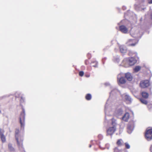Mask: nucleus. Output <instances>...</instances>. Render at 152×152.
Instances as JSON below:
<instances>
[{"label": "nucleus", "instance_id": "nucleus-37", "mask_svg": "<svg viewBox=\"0 0 152 152\" xmlns=\"http://www.w3.org/2000/svg\"><path fill=\"white\" fill-rule=\"evenodd\" d=\"M148 3L149 4L152 3V0H148Z\"/></svg>", "mask_w": 152, "mask_h": 152}, {"label": "nucleus", "instance_id": "nucleus-29", "mask_svg": "<svg viewBox=\"0 0 152 152\" xmlns=\"http://www.w3.org/2000/svg\"><path fill=\"white\" fill-rule=\"evenodd\" d=\"M97 63L96 61L93 62H92L91 65L92 66L96 67L97 66Z\"/></svg>", "mask_w": 152, "mask_h": 152}, {"label": "nucleus", "instance_id": "nucleus-42", "mask_svg": "<svg viewBox=\"0 0 152 152\" xmlns=\"http://www.w3.org/2000/svg\"><path fill=\"white\" fill-rule=\"evenodd\" d=\"M3 97L4 96L1 97H0V99H2Z\"/></svg>", "mask_w": 152, "mask_h": 152}, {"label": "nucleus", "instance_id": "nucleus-30", "mask_svg": "<svg viewBox=\"0 0 152 152\" xmlns=\"http://www.w3.org/2000/svg\"><path fill=\"white\" fill-rule=\"evenodd\" d=\"M8 148L11 151H12L14 150V148L12 147V145L10 144H8Z\"/></svg>", "mask_w": 152, "mask_h": 152}, {"label": "nucleus", "instance_id": "nucleus-3", "mask_svg": "<svg viewBox=\"0 0 152 152\" xmlns=\"http://www.w3.org/2000/svg\"><path fill=\"white\" fill-rule=\"evenodd\" d=\"M145 138L148 141L152 139V129H147L145 134Z\"/></svg>", "mask_w": 152, "mask_h": 152}, {"label": "nucleus", "instance_id": "nucleus-21", "mask_svg": "<svg viewBox=\"0 0 152 152\" xmlns=\"http://www.w3.org/2000/svg\"><path fill=\"white\" fill-rule=\"evenodd\" d=\"M147 17H148L152 19V10L150 9L148 14L147 15H145Z\"/></svg>", "mask_w": 152, "mask_h": 152}, {"label": "nucleus", "instance_id": "nucleus-19", "mask_svg": "<svg viewBox=\"0 0 152 152\" xmlns=\"http://www.w3.org/2000/svg\"><path fill=\"white\" fill-rule=\"evenodd\" d=\"M142 96L145 98H148L149 95L148 93L145 92H142Z\"/></svg>", "mask_w": 152, "mask_h": 152}, {"label": "nucleus", "instance_id": "nucleus-34", "mask_svg": "<svg viewBox=\"0 0 152 152\" xmlns=\"http://www.w3.org/2000/svg\"><path fill=\"white\" fill-rule=\"evenodd\" d=\"M79 75L80 76H82L84 75V72L83 71H80L79 72Z\"/></svg>", "mask_w": 152, "mask_h": 152}, {"label": "nucleus", "instance_id": "nucleus-14", "mask_svg": "<svg viewBox=\"0 0 152 152\" xmlns=\"http://www.w3.org/2000/svg\"><path fill=\"white\" fill-rule=\"evenodd\" d=\"M122 96L123 99L129 102L131 101V99L130 97L127 94H123Z\"/></svg>", "mask_w": 152, "mask_h": 152}, {"label": "nucleus", "instance_id": "nucleus-22", "mask_svg": "<svg viewBox=\"0 0 152 152\" xmlns=\"http://www.w3.org/2000/svg\"><path fill=\"white\" fill-rule=\"evenodd\" d=\"M0 137L3 142H4L6 141V137L4 134L0 136Z\"/></svg>", "mask_w": 152, "mask_h": 152}, {"label": "nucleus", "instance_id": "nucleus-17", "mask_svg": "<svg viewBox=\"0 0 152 152\" xmlns=\"http://www.w3.org/2000/svg\"><path fill=\"white\" fill-rule=\"evenodd\" d=\"M125 77L129 81H131L132 79V77L129 73L128 72L125 74Z\"/></svg>", "mask_w": 152, "mask_h": 152}, {"label": "nucleus", "instance_id": "nucleus-46", "mask_svg": "<svg viewBox=\"0 0 152 152\" xmlns=\"http://www.w3.org/2000/svg\"><path fill=\"white\" fill-rule=\"evenodd\" d=\"M1 112V111L0 110V113Z\"/></svg>", "mask_w": 152, "mask_h": 152}, {"label": "nucleus", "instance_id": "nucleus-6", "mask_svg": "<svg viewBox=\"0 0 152 152\" xmlns=\"http://www.w3.org/2000/svg\"><path fill=\"white\" fill-rule=\"evenodd\" d=\"M137 39H129L126 42V44L128 46H134L138 42Z\"/></svg>", "mask_w": 152, "mask_h": 152}, {"label": "nucleus", "instance_id": "nucleus-27", "mask_svg": "<svg viewBox=\"0 0 152 152\" xmlns=\"http://www.w3.org/2000/svg\"><path fill=\"white\" fill-rule=\"evenodd\" d=\"M122 140L121 139L118 140L117 142V144L119 146H121L122 144Z\"/></svg>", "mask_w": 152, "mask_h": 152}, {"label": "nucleus", "instance_id": "nucleus-13", "mask_svg": "<svg viewBox=\"0 0 152 152\" xmlns=\"http://www.w3.org/2000/svg\"><path fill=\"white\" fill-rule=\"evenodd\" d=\"M136 1L139 4H136L135 5L138 7H139L140 6L143 5V4L145 3V0H136Z\"/></svg>", "mask_w": 152, "mask_h": 152}, {"label": "nucleus", "instance_id": "nucleus-28", "mask_svg": "<svg viewBox=\"0 0 152 152\" xmlns=\"http://www.w3.org/2000/svg\"><path fill=\"white\" fill-rule=\"evenodd\" d=\"M91 98V95L90 94H88L86 96V98L87 100H90Z\"/></svg>", "mask_w": 152, "mask_h": 152}, {"label": "nucleus", "instance_id": "nucleus-7", "mask_svg": "<svg viewBox=\"0 0 152 152\" xmlns=\"http://www.w3.org/2000/svg\"><path fill=\"white\" fill-rule=\"evenodd\" d=\"M140 87L142 88H145L148 87L149 85V82L148 80L142 81L140 83Z\"/></svg>", "mask_w": 152, "mask_h": 152}, {"label": "nucleus", "instance_id": "nucleus-1", "mask_svg": "<svg viewBox=\"0 0 152 152\" xmlns=\"http://www.w3.org/2000/svg\"><path fill=\"white\" fill-rule=\"evenodd\" d=\"M25 115V111L24 109H23V112L21 113L20 117V122L21 129H24V126Z\"/></svg>", "mask_w": 152, "mask_h": 152}, {"label": "nucleus", "instance_id": "nucleus-38", "mask_svg": "<svg viewBox=\"0 0 152 152\" xmlns=\"http://www.w3.org/2000/svg\"><path fill=\"white\" fill-rule=\"evenodd\" d=\"M150 150L151 152H152V145H151L150 148Z\"/></svg>", "mask_w": 152, "mask_h": 152}, {"label": "nucleus", "instance_id": "nucleus-33", "mask_svg": "<svg viewBox=\"0 0 152 152\" xmlns=\"http://www.w3.org/2000/svg\"><path fill=\"white\" fill-rule=\"evenodd\" d=\"M148 107L149 110H151L152 108V105L151 104H148Z\"/></svg>", "mask_w": 152, "mask_h": 152}, {"label": "nucleus", "instance_id": "nucleus-15", "mask_svg": "<svg viewBox=\"0 0 152 152\" xmlns=\"http://www.w3.org/2000/svg\"><path fill=\"white\" fill-rule=\"evenodd\" d=\"M129 114L128 113H126L122 117V120L125 121H127L129 119Z\"/></svg>", "mask_w": 152, "mask_h": 152}, {"label": "nucleus", "instance_id": "nucleus-39", "mask_svg": "<svg viewBox=\"0 0 152 152\" xmlns=\"http://www.w3.org/2000/svg\"><path fill=\"white\" fill-rule=\"evenodd\" d=\"M122 8L124 10H125L126 9V7L125 6H123L122 7Z\"/></svg>", "mask_w": 152, "mask_h": 152}, {"label": "nucleus", "instance_id": "nucleus-5", "mask_svg": "<svg viewBox=\"0 0 152 152\" xmlns=\"http://www.w3.org/2000/svg\"><path fill=\"white\" fill-rule=\"evenodd\" d=\"M124 75L122 73H121L118 75V81L119 83L124 84L125 83L126 80L123 77Z\"/></svg>", "mask_w": 152, "mask_h": 152}, {"label": "nucleus", "instance_id": "nucleus-40", "mask_svg": "<svg viewBox=\"0 0 152 152\" xmlns=\"http://www.w3.org/2000/svg\"><path fill=\"white\" fill-rule=\"evenodd\" d=\"M86 76L87 77H90V75H86Z\"/></svg>", "mask_w": 152, "mask_h": 152}, {"label": "nucleus", "instance_id": "nucleus-12", "mask_svg": "<svg viewBox=\"0 0 152 152\" xmlns=\"http://www.w3.org/2000/svg\"><path fill=\"white\" fill-rule=\"evenodd\" d=\"M128 58V59L130 66H132L134 65L136 62V59L133 57Z\"/></svg>", "mask_w": 152, "mask_h": 152}, {"label": "nucleus", "instance_id": "nucleus-16", "mask_svg": "<svg viewBox=\"0 0 152 152\" xmlns=\"http://www.w3.org/2000/svg\"><path fill=\"white\" fill-rule=\"evenodd\" d=\"M120 50L121 53H125L126 52L127 48L125 46L121 45L120 47Z\"/></svg>", "mask_w": 152, "mask_h": 152}, {"label": "nucleus", "instance_id": "nucleus-4", "mask_svg": "<svg viewBox=\"0 0 152 152\" xmlns=\"http://www.w3.org/2000/svg\"><path fill=\"white\" fill-rule=\"evenodd\" d=\"M134 128V123L133 121L129 122L127 127V131L128 133L131 134L133 131Z\"/></svg>", "mask_w": 152, "mask_h": 152}, {"label": "nucleus", "instance_id": "nucleus-35", "mask_svg": "<svg viewBox=\"0 0 152 152\" xmlns=\"http://www.w3.org/2000/svg\"><path fill=\"white\" fill-rule=\"evenodd\" d=\"M3 130L1 129H0V136L3 134Z\"/></svg>", "mask_w": 152, "mask_h": 152}, {"label": "nucleus", "instance_id": "nucleus-20", "mask_svg": "<svg viewBox=\"0 0 152 152\" xmlns=\"http://www.w3.org/2000/svg\"><path fill=\"white\" fill-rule=\"evenodd\" d=\"M113 61L116 63H118L119 61V57L118 56H115L113 57Z\"/></svg>", "mask_w": 152, "mask_h": 152}, {"label": "nucleus", "instance_id": "nucleus-23", "mask_svg": "<svg viewBox=\"0 0 152 152\" xmlns=\"http://www.w3.org/2000/svg\"><path fill=\"white\" fill-rule=\"evenodd\" d=\"M141 68V67L140 66H137L134 69V70L135 72H137L139 71Z\"/></svg>", "mask_w": 152, "mask_h": 152}, {"label": "nucleus", "instance_id": "nucleus-8", "mask_svg": "<svg viewBox=\"0 0 152 152\" xmlns=\"http://www.w3.org/2000/svg\"><path fill=\"white\" fill-rule=\"evenodd\" d=\"M116 130V127L113 126L109 128L107 131V134L112 135L114 133Z\"/></svg>", "mask_w": 152, "mask_h": 152}, {"label": "nucleus", "instance_id": "nucleus-44", "mask_svg": "<svg viewBox=\"0 0 152 152\" xmlns=\"http://www.w3.org/2000/svg\"><path fill=\"white\" fill-rule=\"evenodd\" d=\"M135 53V54H136V55H137V53Z\"/></svg>", "mask_w": 152, "mask_h": 152}, {"label": "nucleus", "instance_id": "nucleus-43", "mask_svg": "<svg viewBox=\"0 0 152 152\" xmlns=\"http://www.w3.org/2000/svg\"><path fill=\"white\" fill-rule=\"evenodd\" d=\"M91 147V145H90L89 146V147L90 148Z\"/></svg>", "mask_w": 152, "mask_h": 152}, {"label": "nucleus", "instance_id": "nucleus-26", "mask_svg": "<svg viewBox=\"0 0 152 152\" xmlns=\"http://www.w3.org/2000/svg\"><path fill=\"white\" fill-rule=\"evenodd\" d=\"M141 102L143 104H147L148 102L147 101L143 99H140Z\"/></svg>", "mask_w": 152, "mask_h": 152}, {"label": "nucleus", "instance_id": "nucleus-41", "mask_svg": "<svg viewBox=\"0 0 152 152\" xmlns=\"http://www.w3.org/2000/svg\"><path fill=\"white\" fill-rule=\"evenodd\" d=\"M18 94L17 93L15 94V96H16V97H17L18 96H17V95Z\"/></svg>", "mask_w": 152, "mask_h": 152}, {"label": "nucleus", "instance_id": "nucleus-2", "mask_svg": "<svg viewBox=\"0 0 152 152\" xmlns=\"http://www.w3.org/2000/svg\"><path fill=\"white\" fill-rule=\"evenodd\" d=\"M131 35L134 37L140 38L142 36V32H140V29H137L134 31H132L131 33Z\"/></svg>", "mask_w": 152, "mask_h": 152}, {"label": "nucleus", "instance_id": "nucleus-45", "mask_svg": "<svg viewBox=\"0 0 152 152\" xmlns=\"http://www.w3.org/2000/svg\"><path fill=\"white\" fill-rule=\"evenodd\" d=\"M129 55H131V54L130 53H129Z\"/></svg>", "mask_w": 152, "mask_h": 152}, {"label": "nucleus", "instance_id": "nucleus-9", "mask_svg": "<svg viewBox=\"0 0 152 152\" xmlns=\"http://www.w3.org/2000/svg\"><path fill=\"white\" fill-rule=\"evenodd\" d=\"M122 65L126 67H128L130 66L128 59V58H124L122 63Z\"/></svg>", "mask_w": 152, "mask_h": 152}, {"label": "nucleus", "instance_id": "nucleus-10", "mask_svg": "<svg viewBox=\"0 0 152 152\" xmlns=\"http://www.w3.org/2000/svg\"><path fill=\"white\" fill-rule=\"evenodd\" d=\"M19 132V130L18 129H16L15 131V138L16 140L17 141L19 147H22V142H19L18 140V134Z\"/></svg>", "mask_w": 152, "mask_h": 152}, {"label": "nucleus", "instance_id": "nucleus-18", "mask_svg": "<svg viewBox=\"0 0 152 152\" xmlns=\"http://www.w3.org/2000/svg\"><path fill=\"white\" fill-rule=\"evenodd\" d=\"M109 102V100H108L107 101V102L106 103V104H105V112L106 117V116L108 115V114H107V108L108 107V104Z\"/></svg>", "mask_w": 152, "mask_h": 152}, {"label": "nucleus", "instance_id": "nucleus-11", "mask_svg": "<svg viewBox=\"0 0 152 152\" xmlns=\"http://www.w3.org/2000/svg\"><path fill=\"white\" fill-rule=\"evenodd\" d=\"M119 29L120 31L123 33L126 34L128 32V28L124 25H122L120 26Z\"/></svg>", "mask_w": 152, "mask_h": 152}, {"label": "nucleus", "instance_id": "nucleus-31", "mask_svg": "<svg viewBox=\"0 0 152 152\" xmlns=\"http://www.w3.org/2000/svg\"><path fill=\"white\" fill-rule=\"evenodd\" d=\"M125 147L127 149H129L130 148V145H129L127 142H126L125 143Z\"/></svg>", "mask_w": 152, "mask_h": 152}, {"label": "nucleus", "instance_id": "nucleus-24", "mask_svg": "<svg viewBox=\"0 0 152 152\" xmlns=\"http://www.w3.org/2000/svg\"><path fill=\"white\" fill-rule=\"evenodd\" d=\"M118 92V90L116 89H114L113 90L111 91V92L110 94V96L112 95L114 93H116Z\"/></svg>", "mask_w": 152, "mask_h": 152}, {"label": "nucleus", "instance_id": "nucleus-36", "mask_svg": "<svg viewBox=\"0 0 152 152\" xmlns=\"http://www.w3.org/2000/svg\"><path fill=\"white\" fill-rule=\"evenodd\" d=\"M24 101V98L22 96H21V99H20V102H23Z\"/></svg>", "mask_w": 152, "mask_h": 152}, {"label": "nucleus", "instance_id": "nucleus-25", "mask_svg": "<svg viewBox=\"0 0 152 152\" xmlns=\"http://www.w3.org/2000/svg\"><path fill=\"white\" fill-rule=\"evenodd\" d=\"M112 124L113 125V126L115 127V126L116 124V121L113 118H112Z\"/></svg>", "mask_w": 152, "mask_h": 152}, {"label": "nucleus", "instance_id": "nucleus-32", "mask_svg": "<svg viewBox=\"0 0 152 152\" xmlns=\"http://www.w3.org/2000/svg\"><path fill=\"white\" fill-rule=\"evenodd\" d=\"M123 113V111L122 109H120L118 110V114L119 115H121Z\"/></svg>", "mask_w": 152, "mask_h": 152}]
</instances>
